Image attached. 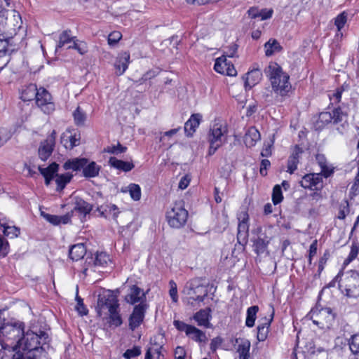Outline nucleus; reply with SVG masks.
Segmentation results:
<instances>
[{"mask_svg": "<svg viewBox=\"0 0 359 359\" xmlns=\"http://www.w3.org/2000/svg\"><path fill=\"white\" fill-rule=\"evenodd\" d=\"M173 325L179 331L184 332L186 335L187 334L188 332L189 331L192 326L191 325L186 324L185 323L178 320H174Z\"/></svg>", "mask_w": 359, "mask_h": 359, "instance_id": "13d9d810", "label": "nucleus"}, {"mask_svg": "<svg viewBox=\"0 0 359 359\" xmlns=\"http://www.w3.org/2000/svg\"><path fill=\"white\" fill-rule=\"evenodd\" d=\"M332 118L331 116V112L330 111H324L321 112L319 114L318 119L316 121V126L317 128L320 129L323 128L325 125L332 123Z\"/></svg>", "mask_w": 359, "mask_h": 359, "instance_id": "a19ab883", "label": "nucleus"}, {"mask_svg": "<svg viewBox=\"0 0 359 359\" xmlns=\"http://www.w3.org/2000/svg\"><path fill=\"white\" fill-rule=\"evenodd\" d=\"M75 38L72 36L70 30L63 31L59 36V40L56 46V51L58 48H61L65 46H69L73 44V41H75Z\"/></svg>", "mask_w": 359, "mask_h": 359, "instance_id": "72a5a7b5", "label": "nucleus"}, {"mask_svg": "<svg viewBox=\"0 0 359 359\" xmlns=\"http://www.w3.org/2000/svg\"><path fill=\"white\" fill-rule=\"evenodd\" d=\"M109 165L118 170L123 172H129L133 170L135 167V165L132 161H124L122 160H119L116 157H110L109 159Z\"/></svg>", "mask_w": 359, "mask_h": 359, "instance_id": "a878e982", "label": "nucleus"}, {"mask_svg": "<svg viewBox=\"0 0 359 359\" xmlns=\"http://www.w3.org/2000/svg\"><path fill=\"white\" fill-rule=\"evenodd\" d=\"M359 252V244L358 243H352L351 247V251L347 258L348 262L353 261L358 255Z\"/></svg>", "mask_w": 359, "mask_h": 359, "instance_id": "e2e57ef3", "label": "nucleus"}, {"mask_svg": "<svg viewBox=\"0 0 359 359\" xmlns=\"http://www.w3.org/2000/svg\"><path fill=\"white\" fill-rule=\"evenodd\" d=\"M349 213V203L347 200H344L340 203L339 205L337 218L339 219H344Z\"/></svg>", "mask_w": 359, "mask_h": 359, "instance_id": "de8ad7c7", "label": "nucleus"}, {"mask_svg": "<svg viewBox=\"0 0 359 359\" xmlns=\"http://www.w3.org/2000/svg\"><path fill=\"white\" fill-rule=\"evenodd\" d=\"M282 47L277 40L271 39L264 44L265 55L271 56L281 50Z\"/></svg>", "mask_w": 359, "mask_h": 359, "instance_id": "f704fd0d", "label": "nucleus"}, {"mask_svg": "<svg viewBox=\"0 0 359 359\" xmlns=\"http://www.w3.org/2000/svg\"><path fill=\"white\" fill-rule=\"evenodd\" d=\"M237 50H238V46L236 43H231L228 47V49L224 52V54L223 55H225L226 58L236 57Z\"/></svg>", "mask_w": 359, "mask_h": 359, "instance_id": "338daca9", "label": "nucleus"}, {"mask_svg": "<svg viewBox=\"0 0 359 359\" xmlns=\"http://www.w3.org/2000/svg\"><path fill=\"white\" fill-rule=\"evenodd\" d=\"M262 78V72L261 69L255 68L248 71L243 77L245 88H252L260 82Z\"/></svg>", "mask_w": 359, "mask_h": 359, "instance_id": "6ab92c4d", "label": "nucleus"}, {"mask_svg": "<svg viewBox=\"0 0 359 359\" xmlns=\"http://www.w3.org/2000/svg\"><path fill=\"white\" fill-rule=\"evenodd\" d=\"M299 183L303 188L311 190L319 191L323 187L322 175L320 173L306 174Z\"/></svg>", "mask_w": 359, "mask_h": 359, "instance_id": "ddd939ff", "label": "nucleus"}, {"mask_svg": "<svg viewBox=\"0 0 359 359\" xmlns=\"http://www.w3.org/2000/svg\"><path fill=\"white\" fill-rule=\"evenodd\" d=\"M72 178V175L66 173L62 175H57L55 182L57 184V191H62Z\"/></svg>", "mask_w": 359, "mask_h": 359, "instance_id": "79ce46f5", "label": "nucleus"}, {"mask_svg": "<svg viewBox=\"0 0 359 359\" xmlns=\"http://www.w3.org/2000/svg\"><path fill=\"white\" fill-rule=\"evenodd\" d=\"M250 348V343L248 340L242 342L238 345L237 351L239 354V359H249Z\"/></svg>", "mask_w": 359, "mask_h": 359, "instance_id": "37998d69", "label": "nucleus"}, {"mask_svg": "<svg viewBox=\"0 0 359 359\" xmlns=\"http://www.w3.org/2000/svg\"><path fill=\"white\" fill-rule=\"evenodd\" d=\"M321 173L325 177L327 178L334 172V168L328 163L320 167Z\"/></svg>", "mask_w": 359, "mask_h": 359, "instance_id": "774afa93", "label": "nucleus"}, {"mask_svg": "<svg viewBox=\"0 0 359 359\" xmlns=\"http://www.w3.org/2000/svg\"><path fill=\"white\" fill-rule=\"evenodd\" d=\"M187 336L190 337L192 340L199 343L205 342L207 341L205 333L193 325L188 332Z\"/></svg>", "mask_w": 359, "mask_h": 359, "instance_id": "c9c22d12", "label": "nucleus"}, {"mask_svg": "<svg viewBox=\"0 0 359 359\" xmlns=\"http://www.w3.org/2000/svg\"><path fill=\"white\" fill-rule=\"evenodd\" d=\"M347 13L344 11L335 18L334 25H336L338 32H340L346 25L347 21Z\"/></svg>", "mask_w": 359, "mask_h": 359, "instance_id": "8fccbe9b", "label": "nucleus"}, {"mask_svg": "<svg viewBox=\"0 0 359 359\" xmlns=\"http://www.w3.org/2000/svg\"><path fill=\"white\" fill-rule=\"evenodd\" d=\"M124 300L126 303L135 306H149L146 293L135 285L130 286Z\"/></svg>", "mask_w": 359, "mask_h": 359, "instance_id": "1a4fd4ad", "label": "nucleus"}, {"mask_svg": "<svg viewBox=\"0 0 359 359\" xmlns=\"http://www.w3.org/2000/svg\"><path fill=\"white\" fill-rule=\"evenodd\" d=\"M274 315V309L272 307V311L269 318L265 317L262 319L257 327V338L259 341H264L268 337L269 329L273 320Z\"/></svg>", "mask_w": 359, "mask_h": 359, "instance_id": "a211bd4d", "label": "nucleus"}, {"mask_svg": "<svg viewBox=\"0 0 359 359\" xmlns=\"http://www.w3.org/2000/svg\"><path fill=\"white\" fill-rule=\"evenodd\" d=\"M130 62V54L128 52H123L118 55L114 64L116 74H123L127 69Z\"/></svg>", "mask_w": 359, "mask_h": 359, "instance_id": "b1692460", "label": "nucleus"}, {"mask_svg": "<svg viewBox=\"0 0 359 359\" xmlns=\"http://www.w3.org/2000/svg\"><path fill=\"white\" fill-rule=\"evenodd\" d=\"M39 170L43 177L50 176L53 178L55 174L57 172L58 165L56 163H53L46 168H42L41 166H39Z\"/></svg>", "mask_w": 359, "mask_h": 359, "instance_id": "49530a36", "label": "nucleus"}, {"mask_svg": "<svg viewBox=\"0 0 359 359\" xmlns=\"http://www.w3.org/2000/svg\"><path fill=\"white\" fill-rule=\"evenodd\" d=\"M11 37L6 36L2 32H0V57L10 55L15 50V46L12 44Z\"/></svg>", "mask_w": 359, "mask_h": 359, "instance_id": "393cba45", "label": "nucleus"}, {"mask_svg": "<svg viewBox=\"0 0 359 359\" xmlns=\"http://www.w3.org/2000/svg\"><path fill=\"white\" fill-rule=\"evenodd\" d=\"M349 347L354 354L359 353V334H354L349 341Z\"/></svg>", "mask_w": 359, "mask_h": 359, "instance_id": "864d4df0", "label": "nucleus"}, {"mask_svg": "<svg viewBox=\"0 0 359 359\" xmlns=\"http://www.w3.org/2000/svg\"><path fill=\"white\" fill-rule=\"evenodd\" d=\"M11 133L7 128L0 129V147L3 146L10 138Z\"/></svg>", "mask_w": 359, "mask_h": 359, "instance_id": "052dcab7", "label": "nucleus"}, {"mask_svg": "<svg viewBox=\"0 0 359 359\" xmlns=\"http://www.w3.org/2000/svg\"><path fill=\"white\" fill-rule=\"evenodd\" d=\"M114 308H119V303L117 297L111 291L99 294L97 303V313L99 316H102L104 309H108V311Z\"/></svg>", "mask_w": 359, "mask_h": 359, "instance_id": "6e6552de", "label": "nucleus"}, {"mask_svg": "<svg viewBox=\"0 0 359 359\" xmlns=\"http://www.w3.org/2000/svg\"><path fill=\"white\" fill-rule=\"evenodd\" d=\"M257 233V238L253 241V250L257 255H268V245L270 243L271 238L267 236L266 233L262 232V227L259 226L253 231Z\"/></svg>", "mask_w": 359, "mask_h": 359, "instance_id": "9d476101", "label": "nucleus"}, {"mask_svg": "<svg viewBox=\"0 0 359 359\" xmlns=\"http://www.w3.org/2000/svg\"><path fill=\"white\" fill-rule=\"evenodd\" d=\"M25 329V324L22 321L13 320L5 322L4 320V323L0 325V339L4 343L9 344H2V348L6 349V346H11L13 351H17Z\"/></svg>", "mask_w": 359, "mask_h": 359, "instance_id": "f03ea898", "label": "nucleus"}, {"mask_svg": "<svg viewBox=\"0 0 359 359\" xmlns=\"http://www.w3.org/2000/svg\"><path fill=\"white\" fill-rule=\"evenodd\" d=\"M202 120L201 114H192L184 124V132L187 136H192Z\"/></svg>", "mask_w": 359, "mask_h": 359, "instance_id": "5701e85b", "label": "nucleus"}, {"mask_svg": "<svg viewBox=\"0 0 359 359\" xmlns=\"http://www.w3.org/2000/svg\"><path fill=\"white\" fill-rule=\"evenodd\" d=\"M332 118V123L334 124L341 123L346 121V114L343 112L341 108H336L331 112Z\"/></svg>", "mask_w": 359, "mask_h": 359, "instance_id": "c03bdc74", "label": "nucleus"}, {"mask_svg": "<svg viewBox=\"0 0 359 359\" xmlns=\"http://www.w3.org/2000/svg\"><path fill=\"white\" fill-rule=\"evenodd\" d=\"M161 346L149 347L145 354V359H160Z\"/></svg>", "mask_w": 359, "mask_h": 359, "instance_id": "09e8293b", "label": "nucleus"}, {"mask_svg": "<svg viewBox=\"0 0 359 359\" xmlns=\"http://www.w3.org/2000/svg\"><path fill=\"white\" fill-rule=\"evenodd\" d=\"M41 215L49 223L53 225H58L60 224H66L70 222L72 213H67L66 215L59 216L50 215L41 211Z\"/></svg>", "mask_w": 359, "mask_h": 359, "instance_id": "4be33fe9", "label": "nucleus"}, {"mask_svg": "<svg viewBox=\"0 0 359 359\" xmlns=\"http://www.w3.org/2000/svg\"><path fill=\"white\" fill-rule=\"evenodd\" d=\"M303 153V149L298 145H296L290 156L287 161V170L290 174H292L297 169L298 163H299V159Z\"/></svg>", "mask_w": 359, "mask_h": 359, "instance_id": "aec40b11", "label": "nucleus"}, {"mask_svg": "<svg viewBox=\"0 0 359 359\" xmlns=\"http://www.w3.org/2000/svg\"><path fill=\"white\" fill-rule=\"evenodd\" d=\"M188 211L184 208V201H176L167 211L166 219L168 224L175 229L184 226L187 221Z\"/></svg>", "mask_w": 359, "mask_h": 359, "instance_id": "423d86ee", "label": "nucleus"}, {"mask_svg": "<svg viewBox=\"0 0 359 359\" xmlns=\"http://www.w3.org/2000/svg\"><path fill=\"white\" fill-rule=\"evenodd\" d=\"M170 290L169 294L173 302H177L178 301V294H177V284L172 280L169 282Z\"/></svg>", "mask_w": 359, "mask_h": 359, "instance_id": "6e6d98bb", "label": "nucleus"}, {"mask_svg": "<svg viewBox=\"0 0 359 359\" xmlns=\"http://www.w3.org/2000/svg\"><path fill=\"white\" fill-rule=\"evenodd\" d=\"M238 225L237 240L240 244L245 245L248 242L249 236V216L246 212H241L238 216Z\"/></svg>", "mask_w": 359, "mask_h": 359, "instance_id": "f8f14e48", "label": "nucleus"}, {"mask_svg": "<svg viewBox=\"0 0 359 359\" xmlns=\"http://www.w3.org/2000/svg\"><path fill=\"white\" fill-rule=\"evenodd\" d=\"M76 300L77 302V304L76 306V311L81 314V316L86 315L88 312L87 308L83 304V299H81L80 297L76 296Z\"/></svg>", "mask_w": 359, "mask_h": 359, "instance_id": "bf43d9fd", "label": "nucleus"}, {"mask_svg": "<svg viewBox=\"0 0 359 359\" xmlns=\"http://www.w3.org/2000/svg\"><path fill=\"white\" fill-rule=\"evenodd\" d=\"M88 264L95 266H106L110 262L109 256L104 252H97L95 257H90Z\"/></svg>", "mask_w": 359, "mask_h": 359, "instance_id": "473e14b6", "label": "nucleus"}, {"mask_svg": "<svg viewBox=\"0 0 359 359\" xmlns=\"http://www.w3.org/2000/svg\"><path fill=\"white\" fill-rule=\"evenodd\" d=\"M259 311L258 306H252L247 309L245 325L248 327H252L257 318V313Z\"/></svg>", "mask_w": 359, "mask_h": 359, "instance_id": "4c0bfd02", "label": "nucleus"}, {"mask_svg": "<svg viewBox=\"0 0 359 359\" xmlns=\"http://www.w3.org/2000/svg\"><path fill=\"white\" fill-rule=\"evenodd\" d=\"M119 308H114L113 310L109 311V320L108 323L110 325L119 327L121 325L123 321L121 316L119 313Z\"/></svg>", "mask_w": 359, "mask_h": 359, "instance_id": "58836bf2", "label": "nucleus"}, {"mask_svg": "<svg viewBox=\"0 0 359 359\" xmlns=\"http://www.w3.org/2000/svg\"><path fill=\"white\" fill-rule=\"evenodd\" d=\"M288 91H266L262 95V98L266 104L282 102Z\"/></svg>", "mask_w": 359, "mask_h": 359, "instance_id": "c85d7f7f", "label": "nucleus"}, {"mask_svg": "<svg viewBox=\"0 0 359 359\" xmlns=\"http://www.w3.org/2000/svg\"><path fill=\"white\" fill-rule=\"evenodd\" d=\"M261 138L259 130L255 127H250L244 136V143L248 147H252Z\"/></svg>", "mask_w": 359, "mask_h": 359, "instance_id": "cd10ccee", "label": "nucleus"}, {"mask_svg": "<svg viewBox=\"0 0 359 359\" xmlns=\"http://www.w3.org/2000/svg\"><path fill=\"white\" fill-rule=\"evenodd\" d=\"M227 130L225 126L215 123L210 130L208 141L210 144H218L222 145L225 142V134Z\"/></svg>", "mask_w": 359, "mask_h": 359, "instance_id": "f3484780", "label": "nucleus"}, {"mask_svg": "<svg viewBox=\"0 0 359 359\" xmlns=\"http://www.w3.org/2000/svg\"><path fill=\"white\" fill-rule=\"evenodd\" d=\"M73 116L76 126H81L84 125L86 120V114L79 107L74 111Z\"/></svg>", "mask_w": 359, "mask_h": 359, "instance_id": "a18cd8bd", "label": "nucleus"}, {"mask_svg": "<svg viewBox=\"0 0 359 359\" xmlns=\"http://www.w3.org/2000/svg\"><path fill=\"white\" fill-rule=\"evenodd\" d=\"M34 99L36 104L44 112L49 113L54 109V104L51 102L52 96L49 91H35Z\"/></svg>", "mask_w": 359, "mask_h": 359, "instance_id": "dca6fc26", "label": "nucleus"}, {"mask_svg": "<svg viewBox=\"0 0 359 359\" xmlns=\"http://www.w3.org/2000/svg\"><path fill=\"white\" fill-rule=\"evenodd\" d=\"M101 167L95 161L88 162L83 167V175L86 178H92L98 176Z\"/></svg>", "mask_w": 359, "mask_h": 359, "instance_id": "2f4dec72", "label": "nucleus"}, {"mask_svg": "<svg viewBox=\"0 0 359 359\" xmlns=\"http://www.w3.org/2000/svg\"><path fill=\"white\" fill-rule=\"evenodd\" d=\"M127 148L126 147L122 146L120 143H118L117 145H111L104 148V152L113 154H119L121 153H124L126 151Z\"/></svg>", "mask_w": 359, "mask_h": 359, "instance_id": "603ef678", "label": "nucleus"}, {"mask_svg": "<svg viewBox=\"0 0 359 359\" xmlns=\"http://www.w3.org/2000/svg\"><path fill=\"white\" fill-rule=\"evenodd\" d=\"M341 291L347 297L357 298L359 297V273L356 271H348L339 273L330 283V286L334 287L335 283Z\"/></svg>", "mask_w": 359, "mask_h": 359, "instance_id": "7ed1b4c3", "label": "nucleus"}, {"mask_svg": "<svg viewBox=\"0 0 359 359\" xmlns=\"http://www.w3.org/2000/svg\"><path fill=\"white\" fill-rule=\"evenodd\" d=\"M314 324L322 329L329 328L334 320L335 316L330 308H320L316 306L307 314Z\"/></svg>", "mask_w": 359, "mask_h": 359, "instance_id": "0eeeda50", "label": "nucleus"}, {"mask_svg": "<svg viewBox=\"0 0 359 359\" xmlns=\"http://www.w3.org/2000/svg\"><path fill=\"white\" fill-rule=\"evenodd\" d=\"M88 163V159L85 158H75L73 159H70L67 161L64 165L63 168L65 170H72L74 171L80 170L83 169V167Z\"/></svg>", "mask_w": 359, "mask_h": 359, "instance_id": "7c9ffc66", "label": "nucleus"}, {"mask_svg": "<svg viewBox=\"0 0 359 359\" xmlns=\"http://www.w3.org/2000/svg\"><path fill=\"white\" fill-rule=\"evenodd\" d=\"M210 313L211 309L210 308L201 309L194 314V319L198 326H203L207 328L210 327V320L212 318Z\"/></svg>", "mask_w": 359, "mask_h": 359, "instance_id": "412c9836", "label": "nucleus"}, {"mask_svg": "<svg viewBox=\"0 0 359 359\" xmlns=\"http://www.w3.org/2000/svg\"><path fill=\"white\" fill-rule=\"evenodd\" d=\"M182 292L187 296L189 302L194 304L195 302H203L208 291L201 279L194 278L186 283Z\"/></svg>", "mask_w": 359, "mask_h": 359, "instance_id": "39448f33", "label": "nucleus"}, {"mask_svg": "<svg viewBox=\"0 0 359 359\" xmlns=\"http://www.w3.org/2000/svg\"><path fill=\"white\" fill-rule=\"evenodd\" d=\"M86 253V248L83 243H78L71 247L69 256L73 261L81 259Z\"/></svg>", "mask_w": 359, "mask_h": 359, "instance_id": "c756f323", "label": "nucleus"}, {"mask_svg": "<svg viewBox=\"0 0 359 359\" xmlns=\"http://www.w3.org/2000/svg\"><path fill=\"white\" fill-rule=\"evenodd\" d=\"M122 38V34L118 31L111 32L108 36V43L110 46L116 45Z\"/></svg>", "mask_w": 359, "mask_h": 359, "instance_id": "5fc2aeb1", "label": "nucleus"}, {"mask_svg": "<svg viewBox=\"0 0 359 359\" xmlns=\"http://www.w3.org/2000/svg\"><path fill=\"white\" fill-rule=\"evenodd\" d=\"M56 132L53 130L48 137L41 142L38 149L41 160L46 161L52 154L55 144Z\"/></svg>", "mask_w": 359, "mask_h": 359, "instance_id": "9b49d317", "label": "nucleus"}, {"mask_svg": "<svg viewBox=\"0 0 359 359\" xmlns=\"http://www.w3.org/2000/svg\"><path fill=\"white\" fill-rule=\"evenodd\" d=\"M49 342L48 334L42 330L37 332L34 327L24 330L23 336L18 346V350L12 359H36L34 353L39 349L45 351L44 346Z\"/></svg>", "mask_w": 359, "mask_h": 359, "instance_id": "f257e3e1", "label": "nucleus"}, {"mask_svg": "<svg viewBox=\"0 0 359 359\" xmlns=\"http://www.w3.org/2000/svg\"><path fill=\"white\" fill-rule=\"evenodd\" d=\"M121 191L129 192L131 198L135 201H138L141 198V188L137 184L131 183L125 189L122 188Z\"/></svg>", "mask_w": 359, "mask_h": 359, "instance_id": "e433bc0d", "label": "nucleus"}, {"mask_svg": "<svg viewBox=\"0 0 359 359\" xmlns=\"http://www.w3.org/2000/svg\"><path fill=\"white\" fill-rule=\"evenodd\" d=\"M68 48L76 49L81 55L84 54L86 52V44L83 42L78 43L76 40L73 41L72 45L68 46Z\"/></svg>", "mask_w": 359, "mask_h": 359, "instance_id": "680f3d73", "label": "nucleus"}, {"mask_svg": "<svg viewBox=\"0 0 359 359\" xmlns=\"http://www.w3.org/2000/svg\"><path fill=\"white\" fill-rule=\"evenodd\" d=\"M283 199L281 187L280 185H276L273 189L272 201L274 205L280 203Z\"/></svg>", "mask_w": 359, "mask_h": 359, "instance_id": "3c124183", "label": "nucleus"}, {"mask_svg": "<svg viewBox=\"0 0 359 359\" xmlns=\"http://www.w3.org/2000/svg\"><path fill=\"white\" fill-rule=\"evenodd\" d=\"M214 69L221 74L229 76H234L237 74L233 65L227 61L225 55H222L215 60Z\"/></svg>", "mask_w": 359, "mask_h": 359, "instance_id": "2eb2a0df", "label": "nucleus"}, {"mask_svg": "<svg viewBox=\"0 0 359 359\" xmlns=\"http://www.w3.org/2000/svg\"><path fill=\"white\" fill-rule=\"evenodd\" d=\"M97 211L100 212V216L105 218L111 217L113 219L116 220L118 214L120 213L118 208L114 204H107L97 208Z\"/></svg>", "mask_w": 359, "mask_h": 359, "instance_id": "bb28decb", "label": "nucleus"}, {"mask_svg": "<svg viewBox=\"0 0 359 359\" xmlns=\"http://www.w3.org/2000/svg\"><path fill=\"white\" fill-rule=\"evenodd\" d=\"M273 13V11L272 8H264L259 10V18H260L261 20H265L269 19L272 17Z\"/></svg>", "mask_w": 359, "mask_h": 359, "instance_id": "69168bd1", "label": "nucleus"}, {"mask_svg": "<svg viewBox=\"0 0 359 359\" xmlns=\"http://www.w3.org/2000/svg\"><path fill=\"white\" fill-rule=\"evenodd\" d=\"M69 145H67L65 144V147L67 148L73 149L74 147L79 145L80 144V135H76V133L73 135H70L69 137Z\"/></svg>", "mask_w": 359, "mask_h": 359, "instance_id": "0e129e2a", "label": "nucleus"}, {"mask_svg": "<svg viewBox=\"0 0 359 359\" xmlns=\"http://www.w3.org/2000/svg\"><path fill=\"white\" fill-rule=\"evenodd\" d=\"M74 210L86 215L92 210V205L83 199L79 198L76 201Z\"/></svg>", "mask_w": 359, "mask_h": 359, "instance_id": "ea45409f", "label": "nucleus"}, {"mask_svg": "<svg viewBox=\"0 0 359 359\" xmlns=\"http://www.w3.org/2000/svg\"><path fill=\"white\" fill-rule=\"evenodd\" d=\"M149 306H135L128 318L129 328L134 331L144 321L145 313Z\"/></svg>", "mask_w": 359, "mask_h": 359, "instance_id": "4468645a", "label": "nucleus"}, {"mask_svg": "<svg viewBox=\"0 0 359 359\" xmlns=\"http://www.w3.org/2000/svg\"><path fill=\"white\" fill-rule=\"evenodd\" d=\"M140 348L138 346H135L133 348L126 350V351L123 353V357L126 359H131L140 355Z\"/></svg>", "mask_w": 359, "mask_h": 359, "instance_id": "4d7b16f0", "label": "nucleus"}, {"mask_svg": "<svg viewBox=\"0 0 359 359\" xmlns=\"http://www.w3.org/2000/svg\"><path fill=\"white\" fill-rule=\"evenodd\" d=\"M264 72L269 78L273 90H285L290 86L289 75L283 71L276 62H270Z\"/></svg>", "mask_w": 359, "mask_h": 359, "instance_id": "20e7f679", "label": "nucleus"}]
</instances>
